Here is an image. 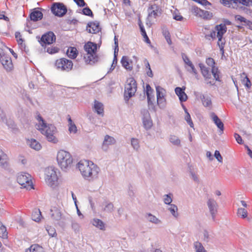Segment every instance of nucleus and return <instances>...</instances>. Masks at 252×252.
<instances>
[{
    "label": "nucleus",
    "instance_id": "nucleus-44",
    "mask_svg": "<svg viewBox=\"0 0 252 252\" xmlns=\"http://www.w3.org/2000/svg\"><path fill=\"white\" fill-rule=\"evenodd\" d=\"M131 145L133 148L134 149V150L138 151L139 149V142L137 139L134 138H131Z\"/></svg>",
    "mask_w": 252,
    "mask_h": 252
},
{
    "label": "nucleus",
    "instance_id": "nucleus-16",
    "mask_svg": "<svg viewBox=\"0 0 252 252\" xmlns=\"http://www.w3.org/2000/svg\"><path fill=\"white\" fill-rule=\"evenodd\" d=\"M115 143L116 140L114 137L108 135H106L104 137V140L102 144V149L104 151H106L109 146L114 145Z\"/></svg>",
    "mask_w": 252,
    "mask_h": 252
},
{
    "label": "nucleus",
    "instance_id": "nucleus-37",
    "mask_svg": "<svg viewBox=\"0 0 252 252\" xmlns=\"http://www.w3.org/2000/svg\"><path fill=\"white\" fill-rule=\"evenodd\" d=\"M193 248L195 252H207L201 243L199 241H195L193 243Z\"/></svg>",
    "mask_w": 252,
    "mask_h": 252
},
{
    "label": "nucleus",
    "instance_id": "nucleus-38",
    "mask_svg": "<svg viewBox=\"0 0 252 252\" xmlns=\"http://www.w3.org/2000/svg\"><path fill=\"white\" fill-rule=\"evenodd\" d=\"M66 54L70 58L74 59L77 56V50L76 48L71 47L67 49Z\"/></svg>",
    "mask_w": 252,
    "mask_h": 252
},
{
    "label": "nucleus",
    "instance_id": "nucleus-55",
    "mask_svg": "<svg viewBox=\"0 0 252 252\" xmlns=\"http://www.w3.org/2000/svg\"><path fill=\"white\" fill-rule=\"evenodd\" d=\"M202 239L203 241L208 243L210 239V235L209 234L207 230H204L203 232V236L202 237Z\"/></svg>",
    "mask_w": 252,
    "mask_h": 252
},
{
    "label": "nucleus",
    "instance_id": "nucleus-51",
    "mask_svg": "<svg viewBox=\"0 0 252 252\" xmlns=\"http://www.w3.org/2000/svg\"><path fill=\"white\" fill-rule=\"evenodd\" d=\"M71 227L75 232H78L80 230V225L78 222L75 220L71 221Z\"/></svg>",
    "mask_w": 252,
    "mask_h": 252
},
{
    "label": "nucleus",
    "instance_id": "nucleus-35",
    "mask_svg": "<svg viewBox=\"0 0 252 252\" xmlns=\"http://www.w3.org/2000/svg\"><path fill=\"white\" fill-rule=\"evenodd\" d=\"M32 218L33 220L36 222H39L40 220L41 214L39 209H35L33 210L32 213Z\"/></svg>",
    "mask_w": 252,
    "mask_h": 252
},
{
    "label": "nucleus",
    "instance_id": "nucleus-9",
    "mask_svg": "<svg viewBox=\"0 0 252 252\" xmlns=\"http://www.w3.org/2000/svg\"><path fill=\"white\" fill-rule=\"evenodd\" d=\"M51 10L55 15L58 17L63 16L67 12L66 6L62 3H53Z\"/></svg>",
    "mask_w": 252,
    "mask_h": 252
},
{
    "label": "nucleus",
    "instance_id": "nucleus-29",
    "mask_svg": "<svg viewBox=\"0 0 252 252\" xmlns=\"http://www.w3.org/2000/svg\"><path fill=\"white\" fill-rule=\"evenodd\" d=\"M43 17L42 13L38 10L33 11L30 14V19L33 21H37L42 19Z\"/></svg>",
    "mask_w": 252,
    "mask_h": 252
},
{
    "label": "nucleus",
    "instance_id": "nucleus-31",
    "mask_svg": "<svg viewBox=\"0 0 252 252\" xmlns=\"http://www.w3.org/2000/svg\"><path fill=\"white\" fill-rule=\"evenodd\" d=\"M68 130L70 133L75 134L77 131V127L71 120V117L68 116Z\"/></svg>",
    "mask_w": 252,
    "mask_h": 252
},
{
    "label": "nucleus",
    "instance_id": "nucleus-53",
    "mask_svg": "<svg viewBox=\"0 0 252 252\" xmlns=\"http://www.w3.org/2000/svg\"><path fill=\"white\" fill-rule=\"evenodd\" d=\"M157 103L159 107L161 108L165 107L166 105V99L165 97L159 98L157 99Z\"/></svg>",
    "mask_w": 252,
    "mask_h": 252
},
{
    "label": "nucleus",
    "instance_id": "nucleus-26",
    "mask_svg": "<svg viewBox=\"0 0 252 252\" xmlns=\"http://www.w3.org/2000/svg\"><path fill=\"white\" fill-rule=\"evenodd\" d=\"M93 108L97 114L103 115L104 108L102 103L97 100H94Z\"/></svg>",
    "mask_w": 252,
    "mask_h": 252
},
{
    "label": "nucleus",
    "instance_id": "nucleus-36",
    "mask_svg": "<svg viewBox=\"0 0 252 252\" xmlns=\"http://www.w3.org/2000/svg\"><path fill=\"white\" fill-rule=\"evenodd\" d=\"M183 58L186 64H187L190 67V69H188V70L193 72L194 74H196V70L189 59L187 56L183 57Z\"/></svg>",
    "mask_w": 252,
    "mask_h": 252
},
{
    "label": "nucleus",
    "instance_id": "nucleus-54",
    "mask_svg": "<svg viewBox=\"0 0 252 252\" xmlns=\"http://www.w3.org/2000/svg\"><path fill=\"white\" fill-rule=\"evenodd\" d=\"M191 10V12L195 15L201 16L200 13L203 12L202 10L196 6H192Z\"/></svg>",
    "mask_w": 252,
    "mask_h": 252
},
{
    "label": "nucleus",
    "instance_id": "nucleus-20",
    "mask_svg": "<svg viewBox=\"0 0 252 252\" xmlns=\"http://www.w3.org/2000/svg\"><path fill=\"white\" fill-rule=\"evenodd\" d=\"M8 158L4 152L0 149V166L3 168H7L9 166Z\"/></svg>",
    "mask_w": 252,
    "mask_h": 252
},
{
    "label": "nucleus",
    "instance_id": "nucleus-56",
    "mask_svg": "<svg viewBox=\"0 0 252 252\" xmlns=\"http://www.w3.org/2000/svg\"><path fill=\"white\" fill-rule=\"evenodd\" d=\"M231 6L232 8H237L240 4L241 0H230Z\"/></svg>",
    "mask_w": 252,
    "mask_h": 252
},
{
    "label": "nucleus",
    "instance_id": "nucleus-4",
    "mask_svg": "<svg viewBox=\"0 0 252 252\" xmlns=\"http://www.w3.org/2000/svg\"><path fill=\"white\" fill-rule=\"evenodd\" d=\"M84 49L86 53L84 55V60L86 64H93L97 62V45L95 43L92 42H87L84 45Z\"/></svg>",
    "mask_w": 252,
    "mask_h": 252
},
{
    "label": "nucleus",
    "instance_id": "nucleus-47",
    "mask_svg": "<svg viewBox=\"0 0 252 252\" xmlns=\"http://www.w3.org/2000/svg\"><path fill=\"white\" fill-rule=\"evenodd\" d=\"M46 230L50 236L53 237L57 236L56 230L54 227L51 226H47L46 227Z\"/></svg>",
    "mask_w": 252,
    "mask_h": 252
},
{
    "label": "nucleus",
    "instance_id": "nucleus-57",
    "mask_svg": "<svg viewBox=\"0 0 252 252\" xmlns=\"http://www.w3.org/2000/svg\"><path fill=\"white\" fill-rule=\"evenodd\" d=\"M243 83L247 88L250 89L251 88V83L247 76H246L245 78L243 79Z\"/></svg>",
    "mask_w": 252,
    "mask_h": 252
},
{
    "label": "nucleus",
    "instance_id": "nucleus-1",
    "mask_svg": "<svg viewBox=\"0 0 252 252\" xmlns=\"http://www.w3.org/2000/svg\"><path fill=\"white\" fill-rule=\"evenodd\" d=\"M77 167L85 180L93 182L98 179L101 169L93 161L88 160H80L78 163Z\"/></svg>",
    "mask_w": 252,
    "mask_h": 252
},
{
    "label": "nucleus",
    "instance_id": "nucleus-27",
    "mask_svg": "<svg viewBox=\"0 0 252 252\" xmlns=\"http://www.w3.org/2000/svg\"><path fill=\"white\" fill-rule=\"evenodd\" d=\"M169 141L173 145L176 147L181 146V142L180 138L176 135L171 134L169 136Z\"/></svg>",
    "mask_w": 252,
    "mask_h": 252
},
{
    "label": "nucleus",
    "instance_id": "nucleus-43",
    "mask_svg": "<svg viewBox=\"0 0 252 252\" xmlns=\"http://www.w3.org/2000/svg\"><path fill=\"white\" fill-rule=\"evenodd\" d=\"M184 109L185 113H186V115H185V120L187 121L188 124L189 125V126L191 127H193V122L191 121V117H190V116L188 112V110H187L186 108L184 107Z\"/></svg>",
    "mask_w": 252,
    "mask_h": 252
},
{
    "label": "nucleus",
    "instance_id": "nucleus-3",
    "mask_svg": "<svg viewBox=\"0 0 252 252\" xmlns=\"http://www.w3.org/2000/svg\"><path fill=\"white\" fill-rule=\"evenodd\" d=\"M57 160L61 169L67 171L71 167L73 158L69 152L64 150H60L57 155Z\"/></svg>",
    "mask_w": 252,
    "mask_h": 252
},
{
    "label": "nucleus",
    "instance_id": "nucleus-22",
    "mask_svg": "<svg viewBox=\"0 0 252 252\" xmlns=\"http://www.w3.org/2000/svg\"><path fill=\"white\" fill-rule=\"evenodd\" d=\"M211 117L214 123L220 129L221 133H222L223 131L224 125L220 119L213 112L211 114Z\"/></svg>",
    "mask_w": 252,
    "mask_h": 252
},
{
    "label": "nucleus",
    "instance_id": "nucleus-41",
    "mask_svg": "<svg viewBox=\"0 0 252 252\" xmlns=\"http://www.w3.org/2000/svg\"><path fill=\"white\" fill-rule=\"evenodd\" d=\"M138 25L140 29V31L141 32V34L144 36V37L146 39V41L147 42H149L150 40L146 34L145 30L144 29V26L143 25L142 22L139 19L138 21Z\"/></svg>",
    "mask_w": 252,
    "mask_h": 252
},
{
    "label": "nucleus",
    "instance_id": "nucleus-59",
    "mask_svg": "<svg viewBox=\"0 0 252 252\" xmlns=\"http://www.w3.org/2000/svg\"><path fill=\"white\" fill-rule=\"evenodd\" d=\"M47 52L49 54H52L58 52L59 49L57 47H48L47 48Z\"/></svg>",
    "mask_w": 252,
    "mask_h": 252
},
{
    "label": "nucleus",
    "instance_id": "nucleus-58",
    "mask_svg": "<svg viewBox=\"0 0 252 252\" xmlns=\"http://www.w3.org/2000/svg\"><path fill=\"white\" fill-rule=\"evenodd\" d=\"M214 157L216 158L219 162H222L223 158L221 155L220 154V153L219 151L216 150L215 152Z\"/></svg>",
    "mask_w": 252,
    "mask_h": 252
},
{
    "label": "nucleus",
    "instance_id": "nucleus-2",
    "mask_svg": "<svg viewBox=\"0 0 252 252\" xmlns=\"http://www.w3.org/2000/svg\"><path fill=\"white\" fill-rule=\"evenodd\" d=\"M38 124L36 125L37 128L44 135L49 142L56 144L58 142V138L55 136L57 132L56 127L52 124L45 123L42 118L38 115L37 117Z\"/></svg>",
    "mask_w": 252,
    "mask_h": 252
},
{
    "label": "nucleus",
    "instance_id": "nucleus-30",
    "mask_svg": "<svg viewBox=\"0 0 252 252\" xmlns=\"http://www.w3.org/2000/svg\"><path fill=\"white\" fill-rule=\"evenodd\" d=\"M28 144L31 148L36 151L40 150L41 148L40 144L34 139L29 140L28 141Z\"/></svg>",
    "mask_w": 252,
    "mask_h": 252
},
{
    "label": "nucleus",
    "instance_id": "nucleus-39",
    "mask_svg": "<svg viewBox=\"0 0 252 252\" xmlns=\"http://www.w3.org/2000/svg\"><path fill=\"white\" fill-rule=\"evenodd\" d=\"M199 66L203 76L206 79L210 78L211 77V74L210 73L209 69L202 64H199Z\"/></svg>",
    "mask_w": 252,
    "mask_h": 252
},
{
    "label": "nucleus",
    "instance_id": "nucleus-32",
    "mask_svg": "<svg viewBox=\"0 0 252 252\" xmlns=\"http://www.w3.org/2000/svg\"><path fill=\"white\" fill-rule=\"evenodd\" d=\"M167 210L170 212L171 214L175 218H177L179 216L178 213V207L175 204H170L167 208Z\"/></svg>",
    "mask_w": 252,
    "mask_h": 252
},
{
    "label": "nucleus",
    "instance_id": "nucleus-11",
    "mask_svg": "<svg viewBox=\"0 0 252 252\" xmlns=\"http://www.w3.org/2000/svg\"><path fill=\"white\" fill-rule=\"evenodd\" d=\"M133 59L132 61L127 56H123L121 60L122 66L127 70H131L133 69V65L137 63L138 60L135 56H133Z\"/></svg>",
    "mask_w": 252,
    "mask_h": 252
},
{
    "label": "nucleus",
    "instance_id": "nucleus-10",
    "mask_svg": "<svg viewBox=\"0 0 252 252\" xmlns=\"http://www.w3.org/2000/svg\"><path fill=\"white\" fill-rule=\"evenodd\" d=\"M141 113L144 127L146 130L150 129L153 126V122L148 110L143 109L141 110Z\"/></svg>",
    "mask_w": 252,
    "mask_h": 252
},
{
    "label": "nucleus",
    "instance_id": "nucleus-5",
    "mask_svg": "<svg viewBox=\"0 0 252 252\" xmlns=\"http://www.w3.org/2000/svg\"><path fill=\"white\" fill-rule=\"evenodd\" d=\"M58 169L53 166H49L45 169V180L46 184L52 188L58 185V177L57 171Z\"/></svg>",
    "mask_w": 252,
    "mask_h": 252
},
{
    "label": "nucleus",
    "instance_id": "nucleus-49",
    "mask_svg": "<svg viewBox=\"0 0 252 252\" xmlns=\"http://www.w3.org/2000/svg\"><path fill=\"white\" fill-rule=\"evenodd\" d=\"M218 45L220 47V50L221 52V53L223 54L224 53V46L225 44V40L222 38H218Z\"/></svg>",
    "mask_w": 252,
    "mask_h": 252
},
{
    "label": "nucleus",
    "instance_id": "nucleus-52",
    "mask_svg": "<svg viewBox=\"0 0 252 252\" xmlns=\"http://www.w3.org/2000/svg\"><path fill=\"white\" fill-rule=\"evenodd\" d=\"M173 18L177 21H182L184 19L183 17L178 11H175L173 13Z\"/></svg>",
    "mask_w": 252,
    "mask_h": 252
},
{
    "label": "nucleus",
    "instance_id": "nucleus-50",
    "mask_svg": "<svg viewBox=\"0 0 252 252\" xmlns=\"http://www.w3.org/2000/svg\"><path fill=\"white\" fill-rule=\"evenodd\" d=\"M7 236V232H6V227L1 225L0 226V237L2 238H6Z\"/></svg>",
    "mask_w": 252,
    "mask_h": 252
},
{
    "label": "nucleus",
    "instance_id": "nucleus-21",
    "mask_svg": "<svg viewBox=\"0 0 252 252\" xmlns=\"http://www.w3.org/2000/svg\"><path fill=\"white\" fill-rule=\"evenodd\" d=\"M185 87L184 88L177 87L175 89L176 94L178 96L181 102L186 101L188 99V96L185 93Z\"/></svg>",
    "mask_w": 252,
    "mask_h": 252
},
{
    "label": "nucleus",
    "instance_id": "nucleus-46",
    "mask_svg": "<svg viewBox=\"0 0 252 252\" xmlns=\"http://www.w3.org/2000/svg\"><path fill=\"white\" fill-rule=\"evenodd\" d=\"M162 34L164 36L166 40L167 41L168 44L171 45L172 43L171 40L170 39V33L166 29H163L162 30Z\"/></svg>",
    "mask_w": 252,
    "mask_h": 252
},
{
    "label": "nucleus",
    "instance_id": "nucleus-33",
    "mask_svg": "<svg viewBox=\"0 0 252 252\" xmlns=\"http://www.w3.org/2000/svg\"><path fill=\"white\" fill-rule=\"evenodd\" d=\"M156 89L157 92V99L165 97L166 93L165 89L159 86H156Z\"/></svg>",
    "mask_w": 252,
    "mask_h": 252
},
{
    "label": "nucleus",
    "instance_id": "nucleus-63",
    "mask_svg": "<svg viewBox=\"0 0 252 252\" xmlns=\"http://www.w3.org/2000/svg\"><path fill=\"white\" fill-rule=\"evenodd\" d=\"M235 20L239 21L241 22H244V23L247 22V20L245 18H244L243 17L240 16V15H236L235 16Z\"/></svg>",
    "mask_w": 252,
    "mask_h": 252
},
{
    "label": "nucleus",
    "instance_id": "nucleus-23",
    "mask_svg": "<svg viewBox=\"0 0 252 252\" xmlns=\"http://www.w3.org/2000/svg\"><path fill=\"white\" fill-rule=\"evenodd\" d=\"M145 217L148 221L153 224H155L156 225H159L162 223V221L160 219H159L157 217L153 215L151 213H146L145 215Z\"/></svg>",
    "mask_w": 252,
    "mask_h": 252
},
{
    "label": "nucleus",
    "instance_id": "nucleus-42",
    "mask_svg": "<svg viewBox=\"0 0 252 252\" xmlns=\"http://www.w3.org/2000/svg\"><path fill=\"white\" fill-rule=\"evenodd\" d=\"M146 94L147 96V99L148 101V104H152V101H151V94L153 93V89L151 88L150 86L149 85H147L146 87Z\"/></svg>",
    "mask_w": 252,
    "mask_h": 252
},
{
    "label": "nucleus",
    "instance_id": "nucleus-7",
    "mask_svg": "<svg viewBox=\"0 0 252 252\" xmlns=\"http://www.w3.org/2000/svg\"><path fill=\"white\" fill-rule=\"evenodd\" d=\"M55 66L59 70L68 72L72 69L73 63L71 60L61 58L56 61Z\"/></svg>",
    "mask_w": 252,
    "mask_h": 252
},
{
    "label": "nucleus",
    "instance_id": "nucleus-60",
    "mask_svg": "<svg viewBox=\"0 0 252 252\" xmlns=\"http://www.w3.org/2000/svg\"><path fill=\"white\" fill-rule=\"evenodd\" d=\"M220 2L224 6L231 8L230 0H220Z\"/></svg>",
    "mask_w": 252,
    "mask_h": 252
},
{
    "label": "nucleus",
    "instance_id": "nucleus-14",
    "mask_svg": "<svg viewBox=\"0 0 252 252\" xmlns=\"http://www.w3.org/2000/svg\"><path fill=\"white\" fill-rule=\"evenodd\" d=\"M0 60L3 67L7 71H10L13 69V65L10 57L3 54L0 58Z\"/></svg>",
    "mask_w": 252,
    "mask_h": 252
},
{
    "label": "nucleus",
    "instance_id": "nucleus-64",
    "mask_svg": "<svg viewBox=\"0 0 252 252\" xmlns=\"http://www.w3.org/2000/svg\"><path fill=\"white\" fill-rule=\"evenodd\" d=\"M234 137L238 143L240 144H242L243 143L242 139L240 135L237 133H235Z\"/></svg>",
    "mask_w": 252,
    "mask_h": 252
},
{
    "label": "nucleus",
    "instance_id": "nucleus-34",
    "mask_svg": "<svg viewBox=\"0 0 252 252\" xmlns=\"http://www.w3.org/2000/svg\"><path fill=\"white\" fill-rule=\"evenodd\" d=\"M26 252H44V249L39 245L34 244L27 249Z\"/></svg>",
    "mask_w": 252,
    "mask_h": 252
},
{
    "label": "nucleus",
    "instance_id": "nucleus-40",
    "mask_svg": "<svg viewBox=\"0 0 252 252\" xmlns=\"http://www.w3.org/2000/svg\"><path fill=\"white\" fill-rule=\"evenodd\" d=\"M103 206V210L107 213H111L114 210V205L111 202H105Z\"/></svg>",
    "mask_w": 252,
    "mask_h": 252
},
{
    "label": "nucleus",
    "instance_id": "nucleus-18",
    "mask_svg": "<svg viewBox=\"0 0 252 252\" xmlns=\"http://www.w3.org/2000/svg\"><path fill=\"white\" fill-rule=\"evenodd\" d=\"M148 16L150 18H156L159 13V7L156 4H151L148 9Z\"/></svg>",
    "mask_w": 252,
    "mask_h": 252
},
{
    "label": "nucleus",
    "instance_id": "nucleus-8",
    "mask_svg": "<svg viewBox=\"0 0 252 252\" xmlns=\"http://www.w3.org/2000/svg\"><path fill=\"white\" fill-rule=\"evenodd\" d=\"M17 182L23 188L32 189V180L31 175L27 173H20L17 177Z\"/></svg>",
    "mask_w": 252,
    "mask_h": 252
},
{
    "label": "nucleus",
    "instance_id": "nucleus-6",
    "mask_svg": "<svg viewBox=\"0 0 252 252\" xmlns=\"http://www.w3.org/2000/svg\"><path fill=\"white\" fill-rule=\"evenodd\" d=\"M137 90V83L133 78L127 79L125 87L124 98L127 102L133 96Z\"/></svg>",
    "mask_w": 252,
    "mask_h": 252
},
{
    "label": "nucleus",
    "instance_id": "nucleus-62",
    "mask_svg": "<svg viewBox=\"0 0 252 252\" xmlns=\"http://www.w3.org/2000/svg\"><path fill=\"white\" fill-rule=\"evenodd\" d=\"M240 4L247 6H252V0H241Z\"/></svg>",
    "mask_w": 252,
    "mask_h": 252
},
{
    "label": "nucleus",
    "instance_id": "nucleus-17",
    "mask_svg": "<svg viewBox=\"0 0 252 252\" xmlns=\"http://www.w3.org/2000/svg\"><path fill=\"white\" fill-rule=\"evenodd\" d=\"M207 205L209 209L213 220L215 219L217 212V203L213 199H209L207 202Z\"/></svg>",
    "mask_w": 252,
    "mask_h": 252
},
{
    "label": "nucleus",
    "instance_id": "nucleus-25",
    "mask_svg": "<svg viewBox=\"0 0 252 252\" xmlns=\"http://www.w3.org/2000/svg\"><path fill=\"white\" fill-rule=\"evenodd\" d=\"M62 213L60 209L54 207L51 209V216L55 220H59L62 219Z\"/></svg>",
    "mask_w": 252,
    "mask_h": 252
},
{
    "label": "nucleus",
    "instance_id": "nucleus-61",
    "mask_svg": "<svg viewBox=\"0 0 252 252\" xmlns=\"http://www.w3.org/2000/svg\"><path fill=\"white\" fill-rule=\"evenodd\" d=\"M83 13L87 16H93L92 10L89 7L84 8L82 10Z\"/></svg>",
    "mask_w": 252,
    "mask_h": 252
},
{
    "label": "nucleus",
    "instance_id": "nucleus-48",
    "mask_svg": "<svg viewBox=\"0 0 252 252\" xmlns=\"http://www.w3.org/2000/svg\"><path fill=\"white\" fill-rule=\"evenodd\" d=\"M172 194L169 193L168 194H165L163 196V201L165 204H167L168 205L172 204L171 202H172Z\"/></svg>",
    "mask_w": 252,
    "mask_h": 252
},
{
    "label": "nucleus",
    "instance_id": "nucleus-15",
    "mask_svg": "<svg viewBox=\"0 0 252 252\" xmlns=\"http://www.w3.org/2000/svg\"><path fill=\"white\" fill-rule=\"evenodd\" d=\"M200 98L201 100L202 105L209 110L213 107V103L212 101V97L208 94H202L200 95Z\"/></svg>",
    "mask_w": 252,
    "mask_h": 252
},
{
    "label": "nucleus",
    "instance_id": "nucleus-13",
    "mask_svg": "<svg viewBox=\"0 0 252 252\" xmlns=\"http://www.w3.org/2000/svg\"><path fill=\"white\" fill-rule=\"evenodd\" d=\"M206 63L209 66L212 67L211 72L214 78L216 81H220V72L218 68L214 66L215 63L214 60L211 58H208L206 59Z\"/></svg>",
    "mask_w": 252,
    "mask_h": 252
},
{
    "label": "nucleus",
    "instance_id": "nucleus-24",
    "mask_svg": "<svg viewBox=\"0 0 252 252\" xmlns=\"http://www.w3.org/2000/svg\"><path fill=\"white\" fill-rule=\"evenodd\" d=\"M215 30L217 31V37L218 38H222L223 34L226 32L227 28L222 24L217 25L215 27Z\"/></svg>",
    "mask_w": 252,
    "mask_h": 252
},
{
    "label": "nucleus",
    "instance_id": "nucleus-12",
    "mask_svg": "<svg viewBox=\"0 0 252 252\" xmlns=\"http://www.w3.org/2000/svg\"><path fill=\"white\" fill-rule=\"evenodd\" d=\"M56 41V36L52 32H49L43 34L40 39V44L42 46L48 44H51Z\"/></svg>",
    "mask_w": 252,
    "mask_h": 252
},
{
    "label": "nucleus",
    "instance_id": "nucleus-19",
    "mask_svg": "<svg viewBox=\"0 0 252 252\" xmlns=\"http://www.w3.org/2000/svg\"><path fill=\"white\" fill-rule=\"evenodd\" d=\"M87 31L91 33H96L100 31L99 24L97 22H91L88 24Z\"/></svg>",
    "mask_w": 252,
    "mask_h": 252
},
{
    "label": "nucleus",
    "instance_id": "nucleus-45",
    "mask_svg": "<svg viewBox=\"0 0 252 252\" xmlns=\"http://www.w3.org/2000/svg\"><path fill=\"white\" fill-rule=\"evenodd\" d=\"M237 215L242 217V218H246L247 217L248 212L247 211L242 208H239L237 210Z\"/></svg>",
    "mask_w": 252,
    "mask_h": 252
},
{
    "label": "nucleus",
    "instance_id": "nucleus-28",
    "mask_svg": "<svg viewBox=\"0 0 252 252\" xmlns=\"http://www.w3.org/2000/svg\"><path fill=\"white\" fill-rule=\"evenodd\" d=\"M91 223L95 227L98 228L100 230L105 229V224L100 220L96 218H94L91 220Z\"/></svg>",
    "mask_w": 252,
    "mask_h": 252
}]
</instances>
